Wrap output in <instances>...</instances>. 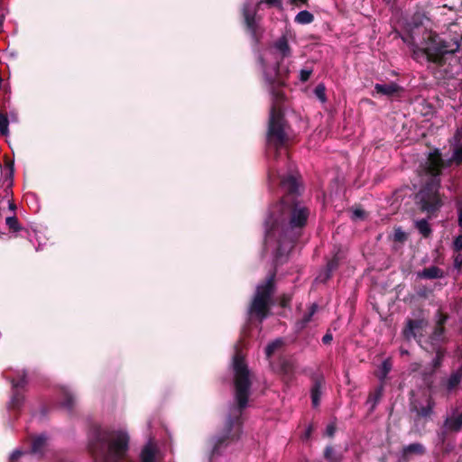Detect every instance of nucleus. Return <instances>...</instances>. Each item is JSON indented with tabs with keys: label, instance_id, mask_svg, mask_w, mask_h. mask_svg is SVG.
I'll return each mask as SVG.
<instances>
[{
	"label": "nucleus",
	"instance_id": "f257e3e1",
	"mask_svg": "<svg viewBox=\"0 0 462 462\" xmlns=\"http://www.w3.org/2000/svg\"><path fill=\"white\" fill-rule=\"evenodd\" d=\"M299 185L295 175L281 176L280 187L284 194L265 220V242L276 244L274 267L255 287L247 310L249 319L259 323L271 315L276 292L277 267L287 261L308 224L310 209L298 199Z\"/></svg>",
	"mask_w": 462,
	"mask_h": 462
},
{
	"label": "nucleus",
	"instance_id": "f03ea898",
	"mask_svg": "<svg viewBox=\"0 0 462 462\" xmlns=\"http://www.w3.org/2000/svg\"><path fill=\"white\" fill-rule=\"evenodd\" d=\"M232 366L236 403L230 406L221 429L208 439L211 446L210 459L222 455L230 445L239 441L243 434L242 416L248 404L252 382L248 366L239 351L233 357Z\"/></svg>",
	"mask_w": 462,
	"mask_h": 462
},
{
	"label": "nucleus",
	"instance_id": "7ed1b4c3",
	"mask_svg": "<svg viewBox=\"0 0 462 462\" xmlns=\"http://www.w3.org/2000/svg\"><path fill=\"white\" fill-rule=\"evenodd\" d=\"M288 79L289 71L286 68L278 66L272 71H265V82L268 84L272 95L266 143L268 147L275 150V156L278 155V151L285 146L289 140L285 132L287 122L282 106L285 100V94L281 89V88L286 86Z\"/></svg>",
	"mask_w": 462,
	"mask_h": 462
},
{
	"label": "nucleus",
	"instance_id": "20e7f679",
	"mask_svg": "<svg viewBox=\"0 0 462 462\" xmlns=\"http://www.w3.org/2000/svg\"><path fill=\"white\" fill-rule=\"evenodd\" d=\"M129 436L122 430L94 427L88 439V450L94 462H129L126 453Z\"/></svg>",
	"mask_w": 462,
	"mask_h": 462
},
{
	"label": "nucleus",
	"instance_id": "39448f33",
	"mask_svg": "<svg viewBox=\"0 0 462 462\" xmlns=\"http://www.w3.org/2000/svg\"><path fill=\"white\" fill-rule=\"evenodd\" d=\"M409 38L410 40L403 38V41L414 47L413 55L424 54L427 60L437 67H443L448 58L452 57L460 49L458 41L447 42L431 30L424 29L421 41L423 47L421 48L415 44L412 35H410Z\"/></svg>",
	"mask_w": 462,
	"mask_h": 462
},
{
	"label": "nucleus",
	"instance_id": "423d86ee",
	"mask_svg": "<svg viewBox=\"0 0 462 462\" xmlns=\"http://www.w3.org/2000/svg\"><path fill=\"white\" fill-rule=\"evenodd\" d=\"M439 181L431 180L423 185L415 194V204L419 210L427 214L429 218L437 217L444 205L443 198L439 191Z\"/></svg>",
	"mask_w": 462,
	"mask_h": 462
},
{
	"label": "nucleus",
	"instance_id": "0eeeda50",
	"mask_svg": "<svg viewBox=\"0 0 462 462\" xmlns=\"http://www.w3.org/2000/svg\"><path fill=\"white\" fill-rule=\"evenodd\" d=\"M436 402L430 395L425 396L424 399L413 398L410 401V411L415 413L414 421L430 420L434 413Z\"/></svg>",
	"mask_w": 462,
	"mask_h": 462
},
{
	"label": "nucleus",
	"instance_id": "6e6552de",
	"mask_svg": "<svg viewBox=\"0 0 462 462\" xmlns=\"http://www.w3.org/2000/svg\"><path fill=\"white\" fill-rule=\"evenodd\" d=\"M274 47L276 48V50H278L281 52L282 57L280 58V60H277L275 61L273 66H267L264 59L262 56L259 57V62L261 64L264 78H265L266 70L272 71L273 69H276V67H278V66L286 68L288 69V71L290 72L288 66L283 64L284 58L289 57L291 55V48H290V45H289L286 36L283 35V36L280 37L275 42Z\"/></svg>",
	"mask_w": 462,
	"mask_h": 462
},
{
	"label": "nucleus",
	"instance_id": "1a4fd4ad",
	"mask_svg": "<svg viewBox=\"0 0 462 462\" xmlns=\"http://www.w3.org/2000/svg\"><path fill=\"white\" fill-rule=\"evenodd\" d=\"M450 167L448 160H444L439 149H435L430 152L426 162V172L432 176L438 177L442 173L443 169Z\"/></svg>",
	"mask_w": 462,
	"mask_h": 462
},
{
	"label": "nucleus",
	"instance_id": "9d476101",
	"mask_svg": "<svg viewBox=\"0 0 462 462\" xmlns=\"http://www.w3.org/2000/svg\"><path fill=\"white\" fill-rule=\"evenodd\" d=\"M428 325V321L424 319H409L406 322V326L402 330V335L405 339L410 340L411 338L416 339L418 342L420 341L423 337V331Z\"/></svg>",
	"mask_w": 462,
	"mask_h": 462
},
{
	"label": "nucleus",
	"instance_id": "9b49d317",
	"mask_svg": "<svg viewBox=\"0 0 462 462\" xmlns=\"http://www.w3.org/2000/svg\"><path fill=\"white\" fill-rule=\"evenodd\" d=\"M446 430H450L452 433H458L462 430V411L458 408L452 410V413L447 416L443 421Z\"/></svg>",
	"mask_w": 462,
	"mask_h": 462
},
{
	"label": "nucleus",
	"instance_id": "f8f14e48",
	"mask_svg": "<svg viewBox=\"0 0 462 462\" xmlns=\"http://www.w3.org/2000/svg\"><path fill=\"white\" fill-rule=\"evenodd\" d=\"M374 91L378 95L395 97H400L401 92L403 91V88L395 82H390L389 84L376 83L374 85Z\"/></svg>",
	"mask_w": 462,
	"mask_h": 462
},
{
	"label": "nucleus",
	"instance_id": "ddd939ff",
	"mask_svg": "<svg viewBox=\"0 0 462 462\" xmlns=\"http://www.w3.org/2000/svg\"><path fill=\"white\" fill-rule=\"evenodd\" d=\"M446 317L439 319L437 322L432 334L430 336L431 347L440 346L439 344L445 340V327Z\"/></svg>",
	"mask_w": 462,
	"mask_h": 462
},
{
	"label": "nucleus",
	"instance_id": "4468645a",
	"mask_svg": "<svg viewBox=\"0 0 462 462\" xmlns=\"http://www.w3.org/2000/svg\"><path fill=\"white\" fill-rule=\"evenodd\" d=\"M244 20L246 30L251 33L252 37L255 40L258 39V24L255 21V13H251L246 8L243 11Z\"/></svg>",
	"mask_w": 462,
	"mask_h": 462
},
{
	"label": "nucleus",
	"instance_id": "2eb2a0df",
	"mask_svg": "<svg viewBox=\"0 0 462 462\" xmlns=\"http://www.w3.org/2000/svg\"><path fill=\"white\" fill-rule=\"evenodd\" d=\"M313 383L310 390L311 402L313 407H318L320 402L321 388L324 383V378L322 376H315L312 378Z\"/></svg>",
	"mask_w": 462,
	"mask_h": 462
},
{
	"label": "nucleus",
	"instance_id": "dca6fc26",
	"mask_svg": "<svg viewBox=\"0 0 462 462\" xmlns=\"http://www.w3.org/2000/svg\"><path fill=\"white\" fill-rule=\"evenodd\" d=\"M462 381V365L456 371H453L449 377L444 382V386L448 393L455 391Z\"/></svg>",
	"mask_w": 462,
	"mask_h": 462
},
{
	"label": "nucleus",
	"instance_id": "f3484780",
	"mask_svg": "<svg viewBox=\"0 0 462 462\" xmlns=\"http://www.w3.org/2000/svg\"><path fill=\"white\" fill-rule=\"evenodd\" d=\"M24 400L25 397L23 392L17 389L12 390V396L8 403V408L10 410L18 411L23 407Z\"/></svg>",
	"mask_w": 462,
	"mask_h": 462
},
{
	"label": "nucleus",
	"instance_id": "a211bd4d",
	"mask_svg": "<svg viewBox=\"0 0 462 462\" xmlns=\"http://www.w3.org/2000/svg\"><path fill=\"white\" fill-rule=\"evenodd\" d=\"M426 453L425 447L419 442L409 444L402 448V457L408 459L412 455L422 456Z\"/></svg>",
	"mask_w": 462,
	"mask_h": 462
},
{
	"label": "nucleus",
	"instance_id": "6ab92c4d",
	"mask_svg": "<svg viewBox=\"0 0 462 462\" xmlns=\"http://www.w3.org/2000/svg\"><path fill=\"white\" fill-rule=\"evenodd\" d=\"M47 438L44 435L35 436L32 439L31 453L35 455H43Z\"/></svg>",
	"mask_w": 462,
	"mask_h": 462
},
{
	"label": "nucleus",
	"instance_id": "aec40b11",
	"mask_svg": "<svg viewBox=\"0 0 462 462\" xmlns=\"http://www.w3.org/2000/svg\"><path fill=\"white\" fill-rule=\"evenodd\" d=\"M419 276L424 279H441L444 277V272L438 266H430L428 268H424L421 273H419Z\"/></svg>",
	"mask_w": 462,
	"mask_h": 462
},
{
	"label": "nucleus",
	"instance_id": "412c9836",
	"mask_svg": "<svg viewBox=\"0 0 462 462\" xmlns=\"http://www.w3.org/2000/svg\"><path fill=\"white\" fill-rule=\"evenodd\" d=\"M156 454V448L152 443L146 444L140 455V458L142 462H154Z\"/></svg>",
	"mask_w": 462,
	"mask_h": 462
},
{
	"label": "nucleus",
	"instance_id": "4be33fe9",
	"mask_svg": "<svg viewBox=\"0 0 462 462\" xmlns=\"http://www.w3.org/2000/svg\"><path fill=\"white\" fill-rule=\"evenodd\" d=\"M76 401L74 395L67 389L61 392V406L71 411L75 406Z\"/></svg>",
	"mask_w": 462,
	"mask_h": 462
},
{
	"label": "nucleus",
	"instance_id": "5701e85b",
	"mask_svg": "<svg viewBox=\"0 0 462 462\" xmlns=\"http://www.w3.org/2000/svg\"><path fill=\"white\" fill-rule=\"evenodd\" d=\"M415 227L424 238H429L432 235V228L427 219L415 221Z\"/></svg>",
	"mask_w": 462,
	"mask_h": 462
},
{
	"label": "nucleus",
	"instance_id": "b1692460",
	"mask_svg": "<svg viewBox=\"0 0 462 462\" xmlns=\"http://www.w3.org/2000/svg\"><path fill=\"white\" fill-rule=\"evenodd\" d=\"M392 367L393 364L391 359L387 358L383 361L381 365L378 367V371L376 372V376L381 382H383L386 379L388 374L392 370Z\"/></svg>",
	"mask_w": 462,
	"mask_h": 462
},
{
	"label": "nucleus",
	"instance_id": "393cba45",
	"mask_svg": "<svg viewBox=\"0 0 462 462\" xmlns=\"http://www.w3.org/2000/svg\"><path fill=\"white\" fill-rule=\"evenodd\" d=\"M316 310H317V305L316 304H312L310 306L309 311L304 313L302 318L300 320L297 321V323H296L297 328L298 329H303L308 325V323L311 320L312 316L314 315Z\"/></svg>",
	"mask_w": 462,
	"mask_h": 462
},
{
	"label": "nucleus",
	"instance_id": "a878e982",
	"mask_svg": "<svg viewBox=\"0 0 462 462\" xmlns=\"http://www.w3.org/2000/svg\"><path fill=\"white\" fill-rule=\"evenodd\" d=\"M324 457L328 462H340L343 456L337 452L332 446H327L324 450Z\"/></svg>",
	"mask_w": 462,
	"mask_h": 462
},
{
	"label": "nucleus",
	"instance_id": "bb28decb",
	"mask_svg": "<svg viewBox=\"0 0 462 462\" xmlns=\"http://www.w3.org/2000/svg\"><path fill=\"white\" fill-rule=\"evenodd\" d=\"M313 21L314 15L307 10L299 12L294 18V22L299 24H309L311 23Z\"/></svg>",
	"mask_w": 462,
	"mask_h": 462
},
{
	"label": "nucleus",
	"instance_id": "cd10ccee",
	"mask_svg": "<svg viewBox=\"0 0 462 462\" xmlns=\"http://www.w3.org/2000/svg\"><path fill=\"white\" fill-rule=\"evenodd\" d=\"M431 351L436 353V356L432 360L433 368L438 369L442 365L446 351L441 346H433L431 347Z\"/></svg>",
	"mask_w": 462,
	"mask_h": 462
},
{
	"label": "nucleus",
	"instance_id": "c85d7f7f",
	"mask_svg": "<svg viewBox=\"0 0 462 462\" xmlns=\"http://www.w3.org/2000/svg\"><path fill=\"white\" fill-rule=\"evenodd\" d=\"M338 265H339V259L337 255H335L327 263L325 280H328L331 277L332 273L338 268Z\"/></svg>",
	"mask_w": 462,
	"mask_h": 462
},
{
	"label": "nucleus",
	"instance_id": "c756f323",
	"mask_svg": "<svg viewBox=\"0 0 462 462\" xmlns=\"http://www.w3.org/2000/svg\"><path fill=\"white\" fill-rule=\"evenodd\" d=\"M12 390L17 389L22 392L25 391L26 385L28 383L26 374L23 373L17 380L13 379L11 381Z\"/></svg>",
	"mask_w": 462,
	"mask_h": 462
},
{
	"label": "nucleus",
	"instance_id": "7c9ffc66",
	"mask_svg": "<svg viewBox=\"0 0 462 462\" xmlns=\"http://www.w3.org/2000/svg\"><path fill=\"white\" fill-rule=\"evenodd\" d=\"M449 165L452 164L460 165L462 163V144L457 146L452 153V156L448 159Z\"/></svg>",
	"mask_w": 462,
	"mask_h": 462
},
{
	"label": "nucleus",
	"instance_id": "2f4dec72",
	"mask_svg": "<svg viewBox=\"0 0 462 462\" xmlns=\"http://www.w3.org/2000/svg\"><path fill=\"white\" fill-rule=\"evenodd\" d=\"M5 224L10 231L17 232L22 229V226H20L18 218L15 215L6 217Z\"/></svg>",
	"mask_w": 462,
	"mask_h": 462
},
{
	"label": "nucleus",
	"instance_id": "473e14b6",
	"mask_svg": "<svg viewBox=\"0 0 462 462\" xmlns=\"http://www.w3.org/2000/svg\"><path fill=\"white\" fill-rule=\"evenodd\" d=\"M282 346V339H276L271 343H269L265 349H264V352H265V356L270 358L273 354L274 352Z\"/></svg>",
	"mask_w": 462,
	"mask_h": 462
},
{
	"label": "nucleus",
	"instance_id": "72a5a7b5",
	"mask_svg": "<svg viewBox=\"0 0 462 462\" xmlns=\"http://www.w3.org/2000/svg\"><path fill=\"white\" fill-rule=\"evenodd\" d=\"M9 120L7 113L2 111L0 113V134L6 135L8 134Z\"/></svg>",
	"mask_w": 462,
	"mask_h": 462
},
{
	"label": "nucleus",
	"instance_id": "f704fd0d",
	"mask_svg": "<svg viewBox=\"0 0 462 462\" xmlns=\"http://www.w3.org/2000/svg\"><path fill=\"white\" fill-rule=\"evenodd\" d=\"M263 3L269 7H275L280 11L283 9L282 0H261L257 3V7L259 8Z\"/></svg>",
	"mask_w": 462,
	"mask_h": 462
},
{
	"label": "nucleus",
	"instance_id": "c9c22d12",
	"mask_svg": "<svg viewBox=\"0 0 462 462\" xmlns=\"http://www.w3.org/2000/svg\"><path fill=\"white\" fill-rule=\"evenodd\" d=\"M408 239L407 234L401 228L397 227L394 229L393 240L398 243H404Z\"/></svg>",
	"mask_w": 462,
	"mask_h": 462
},
{
	"label": "nucleus",
	"instance_id": "e433bc0d",
	"mask_svg": "<svg viewBox=\"0 0 462 462\" xmlns=\"http://www.w3.org/2000/svg\"><path fill=\"white\" fill-rule=\"evenodd\" d=\"M382 394H383V389H382V387H380L373 394L369 395L368 402H373L372 408H374L376 405V403L382 397Z\"/></svg>",
	"mask_w": 462,
	"mask_h": 462
},
{
	"label": "nucleus",
	"instance_id": "4c0bfd02",
	"mask_svg": "<svg viewBox=\"0 0 462 462\" xmlns=\"http://www.w3.org/2000/svg\"><path fill=\"white\" fill-rule=\"evenodd\" d=\"M291 299H292L291 295L283 293L279 297V305L282 308H288L290 306Z\"/></svg>",
	"mask_w": 462,
	"mask_h": 462
},
{
	"label": "nucleus",
	"instance_id": "58836bf2",
	"mask_svg": "<svg viewBox=\"0 0 462 462\" xmlns=\"http://www.w3.org/2000/svg\"><path fill=\"white\" fill-rule=\"evenodd\" d=\"M452 248L456 253H460L462 251V234L455 237L452 244Z\"/></svg>",
	"mask_w": 462,
	"mask_h": 462
},
{
	"label": "nucleus",
	"instance_id": "ea45409f",
	"mask_svg": "<svg viewBox=\"0 0 462 462\" xmlns=\"http://www.w3.org/2000/svg\"><path fill=\"white\" fill-rule=\"evenodd\" d=\"M452 433L450 430H446L444 423L440 429V431L438 432L439 440L443 444L445 443L448 434Z\"/></svg>",
	"mask_w": 462,
	"mask_h": 462
},
{
	"label": "nucleus",
	"instance_id": "a19ab883",
	"mask_svg": "<svg viewBox=\"0 0 462 462\" xmlns=\"http://www.w3.org/2000/svg\"><path fill=\"white\" fill-rule=\"evenodd\" d=\"M311 74H312L311 69H301L300 71V80L301 82H307L310 79Z\"/></svg>",
	"mask_w": 462,
	"mask_h": 462
},
{
	"label": "nucleus",
	"instance_id": "79ce46f5",
	"mask_svg": "<svg viewBox=\"0 0 462 462\" xmlns=\"http://www.w3.org/2000/svg\"><path fill=\"white\" fill-rule=\"evenodd\" d=\"M365 217V211L360 208L353 210L352 219H363Z\"/></svg>",
	"mask_w": 462,
	"mask_h": 462
},
{
	"label": "nucleus",
	"instance_id": "37998d69",
	"mask_svg": "<svg viewBox=\"0 0 462 462\" xmlns=\"http://www.w3.org/2000/svg\"><path fill=\"white\" fill-rule=\"evenodd\" d=\"M289 3L295 7L309 5V0H289Z\"/></svg>",
	"mask_w": 462,
	"mask_h": 462
},
{
	"label": "nucleus",
	"instance_id": "c03bdc74",
	"mask_svg": "<svg viewBox=\"0 0 462 462\" xmlns=\"http://www.w3.org/2000/svg\"><path fill=\"white\" fill-rule=\"evenodd\" d=\"M23 455H24V453H23V451H21V450H14V451L11 454V456H10V457H9V461H10V462H17V461L19 460V458H20Z\"/></svg>",
	"mask_w": 462,
	"mask_h": 462
},
{
	"label": "nucleus",
	"instance_id": "a18cd8bd",
	"mask_svg": "<svg viewBox=\"0 0 462 462\" xmlns=\"http://www.w3.org/2000/svg\"><path fill=\"white\" fill-rule=\"evenodd\" d=\"M454 267L457 270L462 268V254L460 253L454 257Z\"/></svg>",
	"mask_w": 462,
	"mask_h": 462
},
{
	"label": "nucleus",
	"instance_id": "49530a36",
	"mask_svg": "<svg viewBox=\"0 0 462 462\" xmlns=\"http://www.w3.org/2000/svg\"><path fill=\"white\" fill-rule=\"evenodd\" d=\"M282 370L284 374H289L292 373V366L288 361H284L282 364Z\"/></svg>",
	"mask_w": 462,
	"mask_h": 462
},
{
	"label": "nucleus",
	"instance_id": "de8ad7c7",
	"mask_svg": "<svg viewBox=\"0 0 462 462\" xmlns=\"http://www.w3.org/2000/svg\"><path fill=\"white\" fill-rule=\"evenodd\" d=\"M457 224L460 227H462V203H457Z\"/></svg>",
	"mask_w": 462,
	"mask_h": 462
},
{
	"label": "nucleus",
	"instance_id": "09e8293b",
	"mask_svg": "<svg viewBox=\"0 0 462 462\" xmlns=\"http://www.w3.org/2000/svg\"><path fill=\"white\" fill-rule=\"evenodd\" d=\"M337 427L334 423H330L326 428V434L328 437H333L336 432Z\"/></svg>",
	"mask_w": 462,
	"mask_h": 462
},
{
	"label": "nucleus",
	"instance_id": "8fccbe9b",
	"mask_svg": "<svg viewBox=\"0 0 462 462\" xmlns=\"http://www.w3.org/2000/svg\"><path fill=\"white\" fill-rule=\"evenodd\" d=\"M333 340V335L330 331H328L322 337V343L325 345H328Z\"/></svg>",
	"mask_w": 462,
	"mask_h": 462
},
{
	"label": "nucleus",
	"instance_id": "3c124183",
	"mask_svg": "<svg viewBox=\"0 0 462 462\" xmlns=\"http://www.w3.org/2000/svg\"><path fill=\"white\" fill-rule=\"evenodd\" d=\"M324 91H325V88L324 87H321V86H318L315 89V93L316 95L322 100L325 99V94H324Z\"/></svg>",
	"mask_w": 462,
	"mask_h": 462
},
{
	"label": "nucleus",
	"instance_id": "603ef678",
	"mask_svg": "<svg viewBox=\"0 0 462 462\" xmlns=\"http://www.w3.org/2000/svg\"><path fill=\"white\" fill-rule=\"evenodd\" d=\"M454 139L457 143H460L462 141V126L457 129L454 134Z\"/></svg>",
	"mask_w": 462,
	"mask_h": 462
},
{
	"label": "nucleus",
	"instance_id": "864d4df0",
	"mask_svg": "<svg viewBox=\"0 0 462 462\" xmlns=\"http://www.w3.org/2000/svg\"><path fill=\"white\" fill-rule=\"evenodd\" d=\"M13 175H14V169H13V167H11L8 176H6V179H9V183L7 185V189L13 185Z\"/></svg>",
	"mask_w": 462,
	"mask_h": 462
},
{
	"label": "nucleus",
	"instance_id": "5fc2aeb1",
	"mask_svg": "<svg viewBox=\"0 0 462 462\" xmlns=\"http://www.w3.org/2000/svg\"><path fill=\"white\" fill-rule=\"evenodd\" d=\"M312 430H313V427L311 425H310L304 432L305 439H308L311 436Z\"/></svg>",
	"mask_w": 462,
	"mask_h": 462
},
{
	"label": "nucleus",
	"instance_id": "6e6d98bb",
	"mask_svg": "<svg viewBox=\"0 0 462 462\" xmlns=\"http://www.w3.org/2000/svg\"><path fill=\"white\" fill-rule=\"evenodd\" d=\"M8 208L11 211H14L16 209V205L13 200L8 201Z\"/></svg>",
	"mask_w": 462,
	"mask_h": 462
}]
</instances>
